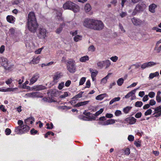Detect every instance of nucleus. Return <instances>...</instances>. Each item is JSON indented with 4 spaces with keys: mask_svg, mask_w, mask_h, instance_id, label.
I'll list each match as a JSON object with an SVG mask.
<instances>
[{
    "mask_svg": "<svg viewBox=\"0 0 161 161\" xmlns=\"http://www.w3.org/2000/svg\"><path fill=\"white\" fill-rule=\"evenodd\" d=\"M19 126L15 127L14 132L17 134H21L27 132L30 129L29 126L23 124V122L19 120L18 121Z\"/></svg>",
    "mask_w": 161,
    "mask_h": 161,
    "instance_id": "f257e3e1",
    "label": "nucleus"
},
{
    "mask_svg": "<svg viewBox=\"0 0 161 161\" xmlns=\"http://www.w3.org/2000/svg\"><path fill=\"white\" fill-rule=\"evenodd\" d=\"M64 9L72 10L74 12H77L79 11V7L78 5L70 1L66 2L63 6Z\"/></svg>",
    "mask_w": 161,
    "mask_h": 161,
    "instance_id": "f03ea898",
    "label": "nucleus"
},
{
    "mask_svg": "<svg viewBox=\"0 0 161 161\" xmlns=\"http://www.w3.org/2000/svg\"><path fill=\"white\" fill-rule=\"evenodd\" d=\"M67 69L71 73H74L76 70L75 62L72 59H70L67 62Z\"/></svg>",
    "mask_w": 161,
    "mask_h": 161,
    "instance_id": "7ed1b4c3",
    "label": "nucleus"
},
{
    "mask_svg": "<svg viewBox=\"0 0 161 161\" xmlns=\"http://www.w3.org/2000/svg\"><path fill=\"white\" fill-rule=\"evenodd\" d=\"M92 26V29L100 31L103 28L104 24L102 21L94 19Z\"/></svg>",
    "mask_w": 161,
    "mask_h": 161,
    "instance_id": "20e7f679",
    "label": "nucleus"
},
{
    "mask_svg": "<svg viewBox=\"0 0 161 161\" xmlns=\"http://www.w3.org/2000/svg\"><path fill=\"white\" fill-rule=\"evenodd\" d=\"M38 25L37 21L28 22V29L32 33H35L36 31Z\"/></svg>",
    "mask_w": 161,
    "mask_h": 161,
    "instance_id": "39448f33",
    "label": "nucleus"
},
{
    "mask_svg": "<svg viewBox=\"0 0 161 161\" xmlns=\"http://www.w3.org/2000/svg\"><path fill=\"white\" fill-rule=\"evenodd\" d=\"M146 8V5L143 3L138 4L132 13V15H135L137 13L143 11Z\"/></svg>",
    "mask_w": 161,
    "mask_h": 161,
    "instance_id": "423d86ee",
    "label": "nucleus"
},
{
    "mask_svg": "<svg viewBox=\"0 0 161 161\" xmlns=\"http://www.w3.org/2000/svg\"><path fill=\"white\" fill-rule=\"evenodd\" d=\"M97 65L100 69H102L103 67L105 66V69H106L109 67L111 65V62L108 59L102 61H99L97 63Z\"/></svg>",
    "mask_w": 161,
    "mask_h": 161,
    "instance_id": "0eeeda50",
    "label": "nucleus"
},
{
    "mask_svg": "<svg viewBox=\"0 0 161 161\" xmlns=\"http://www.w3.org/2000/svg\"><path fill=\"white\" fill-rule=\"evenodd\" d=\"M0 62L2 65L7 70H10L12 68V66H9L8 61L6 58H1Z\"/></svg>",
    "mask_w": 161,
    "mask_h": 161,
    "instance_id": "6e6552de",
    "label": "nucleus"
},
{
    "mask_svg": "<svg viewBox=\"0 0 161 161\" xmlns=\"http://www.w3.org/2000/svg\"><path fill=\"white\" fill-rule=\"evenodd\" d=\"M47 31L45 28L42 27L39 28L38 31L37 36L41 39H44L46 36Z\"/></svg>",
    "mask_w": 161,
    "mask_h": 161,
    "instance_id": "1a4fd4ad",
    "label": "nucleus"
},
{
    "mask_svg": "<svg viewBox=\"0 0 161 161\" xmlns=\"http://www.w3.org/2000/svg\"><path fill=\"white\" fill-rule=\"evenodd\" d=\"M94 19L89 18L85 19L83 23V24L85 27L92 29Z\"/></svg>",
    "mask_w": 161,
    "mask_h": 161,
    "instance_id": "9d476101",
    "label": "nucleus"
},
{
    "mask_svg": "<svg viewBox=\"0 0 161 161\" xmlns=\"http://www.w3.org/2000/svg\"><path fill=\"white\" fill-rule=\"evenodd\" d=\"M62 76L61 73L57 72L56 73L53 77V80L51 83L52 85L55 84L58 81V80L61 78Z\"/></svg>",
    "mask_w": 161,
    "mask_h": 161,
    "instance_id": "9b49d317",
    "label": "nucleus"
},
{
    "mask_svg": "<svg viewBox=\"0 0 161 161\" xmlns=\"http://www.w3.org/2000/svg\"><path fill=\"white\" fill-rule=\"evenodd\" d=\"M37 21L35 14L33 12H30L28 15V22Z\"/></svg>",
    "mask_w": 161,
    "mask_h": 161,
    "instance_id": "f8f14e48",
    "label": "nucleus"
},
{
    "mask_svg": "<svg viewBox=\"0 0 161 161\" xmlns=\"http://www.w3.org/2000/svg\"><path fill=\"white\" fill-rule=\"evenodd\" d=\"M39 77V74L36 73L34 75L30 80L29 85H31L36 82Z\"/></svg>",
    "mask_w": 161,
    "mask_h": 161,
    "instance_id": "ddd939ff",
    "label": "nucleus"
},
{
    "mask_svg": "<svg viewBox=\"0 0 161 161\" xmlns=\"http://www.w3.org/2000/svg\"><path fill=\"white\" fill-rule=\"evenodd\" d=\"M131 21L133 24L136 26L140 25L143 23V21L141 20L135 18L131 19Z\"/></svg>",
    "mask_w": 161,
    "mask_h": 161,
    "instance_id": "4468645a",
    "label": "nucleus"
},
{
    "mask_svg": "<svg viewBox=\"0 0 161 161\" xmlns=\"http://www.w3.org/2000/svg\"><path fill=\"white\" fill-rule=\"evenodd\" d=\"M83 114L89 117V119L91 120H95L96 119L95 117L93 116V114L89 112H87L86 110L83 112Z\"/></svg>",
    "mask_w": 161,
    "mask_h": 161,
    "instance_id": "2eb2a0df",
    "label": "nucleus"
},
{
    "mask_svg": "<svg viewBox=\"0 0 161 161\" xmlns=\"http://www.w3.org/2000/svg\"><path fill=\"white\" fill-rule=\"evenodd\" d=\"M157 5L154 4L153 3L149 6V10L152 13H154L155 12V9L157 8Z\"/></svg>",
    "mask_w": 161,
    "mask_h": 161,
    "instance_id": "dca6fc26",
    "label": "nucleus"
},
{
    "mask_svg": "<svg viewBox=\"0 0 161 161\" xmlns=\"http://www.w3.org/2000/svg\"><path fill=\"white\" fill-rule=\"evenodd\" d=\"M126 119L127 121L131 125L134 124L136 121V119L133 117H130L127 118Z\"/></svg>",
    "mask_w": 161,
    "mask_h": 161,
    "instance_id": "f3484780",
    "label": "nucleus"
},
{
    "mask_svg": "<svg viewBox=\"0 0 161 161\" xmlns=\"http://www.w3.org/2000/svg\"><path fill=\"white\" fill-rule=\"evenodd\" d=\"M139 88L134 89L130 92H129L124 97L125 98H129L130 97L132 96V95H134L136 92V90Z\"/></svg>",
    "mask_w": 161,
    "mask_h": 161,
    "instance_id": "a211bd4d",
    "label": "nucleus"
},
{
    "mask_svg": "<svg viewBox=\"0 0 161 161\" xmlns=\"http://www.w3.org/2000/svg\"><path fill=\"white\" fill-rule=\"evenodd\" d=\"M33 89H35L36 91H40L44 90L46 89V87L42 85H39L36 86H35L33 87Z\"/></svg>",
    "mask_w": 161,
    "mask_h": 161,
    "instance_id": "6ab92c4d",
    "label": "nucleus"
},
{
    "mask_svg": "<svg viewBox=\"0 0 161 161\" xmlns=\"http://www.w3.org/2000/svg\"><path fill=\"white\" fill-rule=\"evenodd\" d=\"M89 101H87L78 103L77 104L75 105L74 107H79L81 106L85 105L89 103Z\"/></svg>",
    "mask_w": 161,
    "mask_h": 161,
    "instance_id": "aec40b11",
    "label": "nucleus"
},
{
    "mask_svg": "<svg viewBox=\"0 0 161 161\" xmlns=\"http://www.w3.org/2000/svg\"><path fill=\"white\" fill-rule=\"evenodd\" d=\"M7 21L10 23H14L15 21V18L12 15H8L7 17Z\"/></svg>",
    "mask_w": 161,
    "mask_h": 161,
    "instance_id": "412c9836",
    "label": "nucleus"
},
{
    "mask_svg": "<svg viewBox=\"0 0 161 161\" xmlns=\"http://www.w3.org/2000/svg\"><path fill=\"white\" fill-rule=\"evenodd\" d=\"M108 96V95L106 93L102 94L97 96L96 97V99L97 100H102L104 97Z\"/></svg>",
    "mask_w": 161,
    "mask_h": 161,
    "instance_id": "4be33fe9",
    "label": "nucleus"
},
{
    "mask_svg": "<svg viewBox=\"0 0 161 161\" xmlns=\"http://www.w3.org/2000/svg\"><path fill=\"white\" fill-rule=\"evenodd\" d=\"M111 74V73H109L107 76H106L104 78H103L101 81V83H103L104 84H105L107 81V80L109 76Z\"/></svg>",
    "mask_w": 161,
    "mask_h": 161,
    "instance_id": "5701e85b",
    "label": "nucleus"
},
{
    "mask_svg": "<svg viewBox=\"0 0 161 161\" xmlns=\"http://www.w3.org/2000/svg\"><path fill=\"white\" fill-rule=\"evenodd\" d=\"M159 73L158 72H156L155 73H151L150 74L149 78V79H152L155 77L159 75Z\"/></svg>",
    "mask_w": 161,
    "mask_h": 161,
    "instance_id": "b1692460",
    "label": "nucleus"
},
{
    "mask_svg": "<svg viewBox=\"0 0 161 161\" xmlns=\"http://www.w3.org/2000/svg\"><path fill=\"white\" fill-rule=\"evenodd\" d=\"M92 8L90 5L89 3H87L85 6V10L86 12H89Z\"/></svg>",
    "mask_w": 161,
    "mask_h": 161,
    "instance_id": "393cba45",
    "label": "nucleus"
},
{
    "mask_svg": "<svg viewBox=\"0 0 161 161\" xmlns=\"http://www.w3.org/2000/svg\"><path fill=\"white\" fill-rule=\"evenodd\" d=\"M89 58L88 56L86 55L81 57L80 59V62H86V61L89 60Z\"/></svg>",
    "mask_w": 161,
    "mask_h": 161,
    "instance_id": "a878e982",
    "label": "nucleus"
},
{
    "mask_svg": "<svg viewBox=\"0 0 161 161\" xmlns=\"http://www.w3.org/2000/svg\"><path fill=\"white\" fill-rule=\"evenodd\" d=\"M82 38V36L79 35H76L74 37V40L75 42H78L81 40Z\"/></svg>",
    "mask_w": 161,
    "mask_h": 161,
    "instance_id": "bb28decb",
    "label": "nucleus"
},
{
    "mask_svg": "<svg viewBox=\"0 0 161 161\" xmlns=\"http://www.w3.org/2000/svg\"><path fill=\"white\" fill-rule=\"evenodd\" d=\"M131 108L132 107L127 106L124 108L123 111L125 113L127 114Z\"/></svg>",
    "mask_w": 161,
    "mask_h": 161,
    "instance_id": "cd10ccee",
    "label": "nucleus"
},
{
    "mask_svg": "<svg viewBox=\"0 0 161 161\" xmlns=\"http://www.w3.org/2000/svg\"><path fill=\"white\" fill-rule=\"evenodd\" d=\"M120 99V97H115L110 101L109 102V104L111 105L115 102L118 101Z\"/></svg>",
    "mask_w": 161,
    "mask_h": 161,
    "instance_id": "c85d7f7f",
    "label": "nucleus"
},
{
    "mask_svg": "<svg viewBox=\"0 0 161 161\" xmlns=\"http://www.w3.org/2000/svg\"><path fill=\"white\" fill-rule=\"evenodd\" d=\"M124 80L123 78H119L117 81V84L119 86H121L124 83Z\"/></svg>",
    "mask_w": 161,
    "mask_h": 161,
    "instance_id": "c756f323",
    "label": "nucleus"
},
{
    "mask_svg": "<svg viewBox=\"0 0 161 161\" xmlns=\"http://www.w3.org/2000/svg\"><path fill=\"white\" fill-rule=\"evenodd\" d=\"M34 118L32 117H29L27 119H26L25 120V125H27L28 124V123L29 122H30V121H31V120H32L33 121H34Z\"/></svg>",
    "mask_w": 161,
    "mask_h": 161,
    "instance_id": "7c9ffc66",
    "label": "nucleus"
},
{
    "mask_svg": "<svg viewBox=\"0 0 161 161\" xmlns=\"http://www.w3.org/2000/svg\"><path fill=\"white\" fill-rule=\"evenodd\" d=\"M154 109V111H155V112L153 114V115H154L155 114H156V113H161V106H159L157 107Z\"/></svg>",
    "mask_w": 161,
    "mask_h": 161,
    "instance_id": "2f4dec72",
    "label": "nucleus"
},
{
    "mask_svg": "<svg viewBox=\"0 0 161 161\" xmlns=\"http://www.w3.org/2000/svg\"><path fill=\"white\" fill-rule=\"evenodd\" d=\"M106 122L107 125H108L114 123L115 122V121L114 119H111L106 120Z\"/></svg>",
    "mask_w": 161,
    "mask_h": 161,
    "instance_id": "473e14b6",
    "label": "nucleus"
},
{
    "mask_svg": "<svg viewBox=\"0 0 161 161\" xmlns=\"http://www.w3.org/2000/svg\"><path fill=\"white\" fill-rule=\"evenodd\" d=\"M146 63L147 64L148 67L153 66L157 64V63H155L153 62L152 61Z\"/></svg>",
    "mask_w": 161,
    "mask_h": 161,
    "instance_id": "72a5a7b5",
    "label": "nucleus"
},
{
    "mask_svg": "<svg viewBox=\"0 0 161 161\" xmlns=\"http://www.w3.org/2000/svg\"><path fill=\"white\" fill-rule=\"evenodd\" d=\"M40 58L39 57H38L36 58H33L32 59V61L33 64H36L39 63L40 60Z\"/></svg>",
    "mask_w": 161,
    "mask_h": 161,
    "instance_id": "f704fd0d",
    "label": "nucleus"
},
{
    "mask_svg": "<svg viewBox=\"0 0 161 161\" xmlns=\"http://www.w3.org/2000/svg\"><path fill=\"white\" fill-rule=\"evenodd\" d=\"M83 92H80L79 94L74 97L72 99H77L81 97L82 96V94Z\"/></svg>",
    "mask_w": 161,
    "mask_h": 161,
    "instance_id": "c9c22d12",
    "label": "nucleus"
},
{
    "mask_svg": "<svg viewBox=\"0 0 161 161\" xmlns=\"http://www.w3.org/2000/svg\"><path fill=\"white\" fill-rule=\"evenodd\" d=\"M103 111V108H101L95 114H93V116H97L101 114Z\"/></svg>",
    "mask_w": 161,
    "mask_h": 161,
    "instance_id": "e433bc0d",
    "label": "nucleus"
},
{
    "mask_svg": "<svg viewBox=\"0 0 161 161\" xmlns=\"http://www.w3.org/2000/svg\"><path fill=\"white\" fill-rule=\"evenodd\" d=\"M86 80V78L85 77H83L81 78L80 81L79 85H83L84 82H85Z\"/></svg>",
    "mask_w": 161,
    "mask_h": 161,
    "instance_id": "4c0bfd02",
    "label": "nucleus"
},
{
    "mask_svg": "<svg viewBox=\"0 0 161 161\" xmlns=\"http://www.w3.org/2000/svg\"><path fill=\"white\" fill-rule=\"evenodd\" d=\"M143 105V103L141 101H137L135 103V106L136 107H141Z\"/></svg>",
    "mask_w": 161,
    "mask_h": 161,
    "instance_id": "58836bf2",
    "label": "nucleus"
},
{
    "mask_svg": "<svg viewBox=\"0 0 161 161\" xmlns=\"http://www.w3.org/2000/svg\"><path fill=\"white\" fill-rule=\"evenodd\" d=\"M69 96L68 92H65L63 95H61L59 97V98H64L65 97H68Z\"/></svg>",
    "mask_w": 161,
    "mask_h": 161,
    "instance_id": "ea45409f",
    "label": "nucleus"
},
{
    "mask_svg": "<svg viewBox=\"0 0 161 161\" xmlns=\"http://www.w3.org/2000/svg\"><path fill=\"white\" fill-rule=\"evenodd\" d=\"M88 49L89 51L93 52L95 51V48L94 46L91 45L89 47Z\"/></svg>",
    "mask_w": 161,
    "mask_h": 161,
    "instance_id": "a19ab883",
    "label": "nucleus"
},
{
    "mask_svg": "<svg viewBox=\"0 0 161 161\" xmlns=\"http://www.w3.org/2000/svg\"><path fill=\"white\" fill-rule=\"evenodd\" d=\"M23 1V0H15L12 3L13 5H18Z\"/></svg>",
    "mask_w": 161,
    "mask_h": 161,
    "instance_id": "79ce46f5",
    "label": "nucleus"
},
{
    "mask_svg": "<svg viewBox=\"0 0 161 161\" xmlns=\"http://www.w3.org/2000/svg\"><path fill=\"white\" fill-rule=\"evenodd\" d=\"M118 58L117 56H115L110 58V59L114 62H116L118 59Z\"/></svg>",
    "mask_w": 161,
    "mask_h": 161,
    "instance_id": "37998d69",
    "label": "nucleus"
},
{
    "mask_svg": "<svg viewBox=\"0 0 161 161\" xmlns=\"http://www.w3.org/2000/svg\"><path fill=\"white\" fill-rule=\"evenodd\" d=\"M11 130L8 128H6L5 130V133L6 135H8L11 133Z\"/></svg>",
    "mask_w": 161,
    "mask_h": 161,
    "instance_id": "c03bdc74",
    "label": "nucleus"
},
{
    "mask_svg": "<svg viewBox=\"0 0 161 161\" xmlns=\"http://www.w3.org/2000/svg\"><path fill=\"white\" fill-rule=\"evenodd\" d=\"M152 113V110L151 109H149L147 110L145 112L144 114L145 116L150 114Z\"/></svg>",
    "mask_w": 161,
    "mask_h": 161,
    "instance_id": "a18cd8bd",
    "label": "nucleus"
},
{
    "mask_svg": "<svg viewBox=\"0 0 161 161\" xmlns=\"http://www.w3.org/2000/svg\"><path fill=\"white\" fill-rule=\"evenodd\" d=\"M90 72H92L91 77H95L96 76L97 74V71H96V72H92L91 69H90Z\"/></svg>",
    "mask_w": 161,
    "mask_h": 161,
    "instance_id": "49530a36",
    "label": "nucleus"
},
{
    "mask_svg": "<svg viewBox=\"0 0 161 161\" xmlns=\"http://www.w3.org/2000/svg\"><path fill=\"white\" fill-rule=\"evenodd\" d=\"M38 133V131L37 130H35L34 128L32 129L31 130V134L32 135H35Z\"/></svg>",
    "mask_w": 161,
    "mask_h": 161,
    "instance_id": "de8ad7c7",
    "label": "nucleus"
},
{
    "mask_svg": "<svg viewBox=\"0 0 161 161\" xmlns=\"http://www.w3.org/2000/svg\"><path fill=\"white\" fill-rule=\"evenodd\" d=\"M46 125L47 126V129H52L53 128V125L52 123L50 124V125L49 123H47V124Z\"/></svg>",
    "mask_w": 161,
    "mask_h": 161,
    "instance_id": "09e8293b",
    "label": "nucleus"
},
{
    "mask_svg": "<svg viewBox=\"0 0 161 161\" xmlns=\"http://www.w3.org/2000/svg\"><path fill=\"white\" fill-rule=\"evenodd\" d=\"M62 27L60 26L59 28L57 29V30L56 31V32L57 34H59L61 32V31L62 30Z\"/></svg>",
    "mask_w": 161,
    "mask_h": 161,
    "instance_id": "8fccbe9b",
    "label": "nucleus"
},
{
    "mask_svg": "<svg viewBox=\"0 0 161 161\" xmlns=\"http://www.w3.org/2000/svg\"><path fill=\"white\" fill-rule=\"evenodd\" d=\"M128 139L130 141H133L134 140V137L132 135H130L128 136Z\"/></svg>",
    "mask_w": 161,
    "mask_h": 161,
    "instance_id": "3c124183",
    "label": "nucleus"
},
{
    "mask_svg": "<svg viewBox=\"0 0 161 161\" xmlns=\"http://www.w3.org/2000/svg\"><path fill=\"white\" fill-rule=\"evenodd\" d=\"M124 153L126 155H129L130 153V149L128 148H126L124 150Z\"/></svg>",
    "mask_w": 161,
    "mask_h": 161,
    "instance_id": "603ef678",
    "label": "nucleus"
},
{
    "mask_svg": "<svg viewBox=\"0 0 161 161\" xmlns=\"http://www.w3.org/2000/svg\"><path fill=\"white\" fill-rule=\"evenodd\" d=\"M64 82H62L59 84L58 86V88L59 89H62L64 86Z\"/></svg>",
    "mask_w": 161,
    "mask_h": 161,
    "instance_id": "864d4df0",
    "label": "nucleus"
},
{
    "mask_svg": "<svg viewBox=\"0 0 161 161\" xmlns=\"http://www.w3.org/2000/svg\"><path fill=\"white\" fill-rule=\"evenodd\" d=\"M122 113L121 111L119 110H117L115 112V116H118L121 114Z\"/></svg>",
    "mask_w": 161,
    "mask_h": 161,
    "instance_id": "5fc2aeb1",
    "label": "nucleus"
},
{
    "mask_svg": "<svg viewBox=\"0 0 161 161\" xmlns=\"http://www.w3.org/2000/svg\"><path fill=\"white\" fill-rule=\"evenodd\" d=\"M155 95V93L153 92H151L149 93L148 96L151 98L153 97Z\"/></svg>",
    "mask_w": 161,
    "mask_h": 161,
    "instance_id": "6e6d98bb",
    "label": "nucleus"
},
{
    "mask_svg": "<svg viewBox=\"0 0 161 161\" xmlns=\"http://www.w3.org/2000/svg\"><path fill=\"white\" fill-rule=\"evenodd\" d=\"M142 115V114L141 112H138L135 115V117L137 118H140Z\"/></svg>",
    "mask_w": 161,
    "mask_h": 161,
    "instance_id": "4d7b16f0",
    "label": "nucleus"
},
{
    "mask_svg": "<svg viewBox=\"0 0 161 161\" xmlns=\"http://www.w3.org/2000/svg\"><path fill=\"white\" fill-rule=\"evenodd\" d=\"M156 102L154 99H151L150 100L149 104L150 105L153 106L156 104Z\"/></svg>",
    "mask_w": 161,
    "mask_h": 161,
    "instance_id": "13d9d810",
    "label": "nucleus"
},
{
    "mask_svg": "<svg viewBox=\"0 0 161 161\" xmlns=\"http://www.w3.org/2000/svg\"><path fill=\"white\" fill-rule=\"evenodd\" d=\"M80 119L85 121H90L91 120H90L89 118L87 117L84 116H83L82 117L80 118Z\"/></svg>",
    "mask_w": 161,
    "mask_h": 161,
    "instance_id": "bf43d9fd",
    "label": "nucleus"
},
{
    "mask_svg": "<svg viewBox=\"0 0 161 161\" xmlns=\"http://www.w3.org/2000/svg\"><path fill=\"white\" fill-rule=\"evenodd\" d=\"M52 133V136H53L54 135V133L51 131H48L45 135V138L47 137L48 136L50 135V133Z\"/></svg>",
    "mask_w": 161,
    "mask_h": 161,
    "instance_id": "052dcab7",
    "label": "nucleus"
},
{
    "mask_svg": "<svg viewBox=\"0 0 161 161\" xmlns=\"http://www.w3.org/2000/svg\"><path fill=\"white\" fill-rule=\"evenodd\" d=\"M5 50V46L4 45H2L0 48V53H3Z\"/></svg>",
    "mask_w": 161,
    "mask_h": 161,
    "instance_id": "680f3d73",
    "label": "nucleus"
},
{
    "mask_svg": "<svg viewBox=\"0 0 161 161\" xmlns=\"http://www.w3.org/2000/svg\"><path fill=\"white\" fill-rule=\"evenodd\" d=\"M119 27L121 31H122L124 33L125 32V31L124 29L123 26L121 24H119Z\"/></svg>",
    "mask_w": 161,
    "mask_h": 161,
    "instance_id": "e2e57ef3",
    "label": "nucleus"
},
{
    "mask_svg": "<svg viewBox=\"0 0 161 161\" xmlns=\"http://www.w3.org/2000/svg\"><path fill=\"white\" fill-rule=\"evenodd\" d=\"M15 30L13 28H11L10 29L9 32L10 34H11V35H13L14 34L15 32Z\"/></svg>",
    "mask_w": 161,
    "mask_h": 161,
    "instance_id": "0e129e2a",
    "label": "nucleus"
},
{
    "mask_svg": "<svg viewBox=\"0 0 161 161\" xmlns=\"http://www.w3.org/2000/svg\"><path fill=\"white\" fill-rule=\"evenodd\" d=\"M86 87L89 88L90 87L91 83L89 80H88L87 81L86 83Z\"/></svg>",
    "mask_w": 161,
    "mask_h": 161,
    "instance_id": "69168bd1",
    "label": "nucleus"
},
{
    "mask_svg": "<svg viewBox=\"0 0 161 161\" xmlns=\"http://www.w3.org/2000/svg\"><path fill=\"white\" fill-rule=\"evenodd\" d=\"M105 117L106 118H110L113 117V115L111 114L107 113L106 114Z\"/></svg>",
    "mask_w": 161,
    "mask_h": 161,
    "instance_id": "338daca9",
    "label": "nucleus"
},
{
    "mask_svg": "<svg viewBox=\"0 0 161 161\" xmlns=\"http://www.w3.org/2000/svg\"><path fill=\"white\" fill-rule=\"evenodd\" d=\"M148 99V96L147 95H145L143 98L142 101L143 102H146Z\"/></svg>",
    "mask_w": 161,
    "mask_h": 161,
    "instance_id": "774afa93",
    "label": "nucleus"
}]
</instances>
